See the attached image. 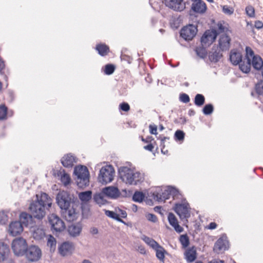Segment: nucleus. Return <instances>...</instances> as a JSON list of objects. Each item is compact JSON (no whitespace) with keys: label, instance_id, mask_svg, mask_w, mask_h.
I'll return each mask as SVG.
<instances>
[{"label":"nucleus","instance_id":"59","mask_svg":"<svg viewBox=\"0 0 263 263\" xmlns=\"http://www.w3.org/2000/svg\"><path fill=\"white\" fill-rule=\"evenodd\" d=\"M144 148L146 150L152 152L154 148V146L152 144H149L144 146Z\"/></svg>","mask_w":263,"mask_h":263},{"label":"nucleus","instance_id":"55","mask_svg":"<svg viewBox=\"0 0 263 263\" xmlns=\"http://www.w3.org/2000/svg\"><path fill=\"white\" fill-rule=\"evenodd\" d=\"M147 219L152 222H155L157 220V218L156 215L153 214H148L146 215Z\"/></svg>","mask_w":263,"mask_h":263},{"label":"nucleus","instance_id":"64","mask_svg":"<svg viewBox=\"0 0 263 263\" xmlns=\"http://www.w3.org/2000/svg\"><path fill=\"white\" fill-rule=\"evenodd\" d=\"M209 263H224L222 260H213L209 262Z\"/></svg>","mask_w":263,"mask_h":263},{"label":"nucleus","instance_id":"56","mask_svg":"<svg viewBox=\"0 0 263 263\" xmlns=\"http://www.w3.org/2000/svg\"><path fill=\"white\" fill-rule=\"evenodd\" d=\"M149 132L151 134L157 135V127L155 125H149Z\"/></svg>","mask_w":263,"mask_h":263},{"label":"nucleus","instance_id":"9","mask_svg":"<svg viewBox=\"0 0 263 263\" xmlns=\"http://www.w3.org/2000/svg\"><path fill=\"white\" fill-rule=\"evenodd\" d=\"M174 210L181 219H187L190 217V208L189 203L184 200L182 203H176Z\"/></svg>","mask_w":263,"mask_h":263},{"label":"nucleus","instance_id":"41","mask_svg":"<svg viewBox=\"0 0 263 263\" xmlns=\"http://www.w3.org/2000/svg\"><path fill=\"white\" fill-rule=\"evenodd\" d=\"M115 70V67L112 64H107L104 68V72L105 74L110 75L112 74Z\"/></svg>","mask_w":263,"mask_h":263},{"label":"nucleus","instance_id":"25","mask_svg":"<svg viewBox=\"0 0 263 263\" xmlns=\"http://www.w3.org/2000/svg\"><path fill=\"white\" fill-rule=\"evenodd\" d=\"M52 171V174L54 177L60 180L64 186H66V173L65 170L60 168V170L53 169Z\"/></svg>","mask_w":263,"mask_h":263},{"label":"nucleus","instance_id":"11","mask_svg":"<svg viewBox=\"0 0 263 263\" xmlns=\"http://www.w3.org/2000/svg\"><path fill=\"white\" fill-rule=\"evenodd\" d=\"M217 35V33L216 30H206L201 39L202 46L206 47L210 45L215 40Z\"/></svg>","mask_w":263,"mask_h":263},{"label":"nucleus","instance_id":"61","mask_svg":"<svg viewBox=\"0 0 263 263\" xmlns=\"http://www.w3.org/2000/svg\"><path fill=\"white\" fill-rule=\"evenodd\" d=\"M218 30L220 32H224V29H225L224 27L221 23L218 24Z\"/></svg>","mask_w":263,"mask_h":263},{"label":"nucleus","instance_id":"52","mask_svg":"<svg viewBox=\"0 0 263 263\" xmlns=\"http://www.w3.org/2000/svg\"><path fill=\"white\" fill-rule=\"evenodd\" d=\"M74 245L72 242L67 241V254L68 253H72L74 250Z\"/></svg>","mask_w":263,"mask_h":263},{"label":"nucleus","instance_id":"6","mask_svg":"<svg viewBox=\"0 0 263 263\" xmlns=\"http://www.w3.org/2000/svg\"><path fill=\"white\" fill-rule=\"evenodd\" d=\"M178 194V191L176 189L168 186L164 190L161 189L160 192H155L153 193V197L155 200L161 201L169 199L171 196L174 198Z\"/></svg>","mask_w":263,"mask_h":263},{"label":"nucleus","instance_id":"49","mask_svg":"<svg viewBox=\"0 0 263 263\" xmlns=\"http://www.w3.org/2000/svg\"><path fill=\"white\" fill-rule=\"evenodd\" d=\"M222 11L226 14L231 15L234 12V9L227 5H224L222 7Z\"/></svg>","mask_w":263,"mask_h":263},{"label":"nucleus","instance_id":"47","mask_svg":"<svg viewBox=\"0 0 263 263\" xmlns=\"http://www.w3.org/2000/svg\"><path fill=\"white\" fill-rule=\"evenodd\" d=\"M175 138L176 140L181 141L184 139V133L183 132L177 130L175 134Z\"/></svg>","mask_w":263,"mask_h":263},{"label":"nucleus","instance_id":"7","mask_svg":"<svg viewBox=\"0 0 263 263\" xmlns=\"http://www.w3.org/2000/svg\"><path fill=\"white\" fill-rule=\"evenodd\" d=\"M246 58L249 62L250 65L252 64L255 69H260L263 66V61L261 57L259 55H255L253 51L249 47H246Z\"/></svg>","mask_w":263,"mask_h":263},{"label":"nucleus","instance_id":"37","mask_svg":"<svg viewBox=\"0 0 263 263\" xmlns=\"http://www.w3.org/2000/svg\"><path fill=\"white\" fill-rule=\"evenodd\" d=\"M77 159L71 154H67V167H72L77 163Z\"/></svg>","mask_w":263,"mask_h":263},{"label":"nucleus","instance_id":"50","mask_svg":"<svg viewBox=\"0 0 263 263\" xmlns=\"http://www.w3.org/2000/svg\"><path fill=\"white\" fill-rule=\"evenodd\" d=\"M8 221V216L4 212H0V224H5Z\"/></svg>","mask_w":263,"mask_h":263},{"label":"nucleus","instance_id":"57","mask_svg":"<svg viewBox=\"0 0 263 263\" xmlns=\"http://www.w3.org/2000/svg\"><path fill=\"white\" fill-rule=\"evenodd\" d=\"M255 27L256 28L259 29L263 27V23L262 22L257 21L255 22Z\"/></svg>","mask_w":263,"mask_h":263},{"label":"nucleus","instance_id":"46","mask_svg":"<svg viewBox=\"0 0 263 263\" xmlns=\"http://www.w3.org/2000/svg\"><path fill=\"white\" fill-rule=\"evenodd\" d=\"M246 12L249 17H253L255 15V10L252 6H248L246 7Z\"/></svg>","mask_w":263,"mask_h":263},{"label":"nucleus","instance_id":"36","mask_svg":"<svg viewBox=\"0 0 263 263\" xmlns=\"http://www.w3.org/2000/svg\"><path fill=\"white\" fill-rule=\"evenodd\" d=\"M205 102L204 97L201 94H197L195 96L194 103L197 106H201Z\"/></svg>","mask_w":263,"mask_h":263},{"label":"nucleus","instance_id":"62","mask_svg":"<svg viewBox=\"0 0 263 263\" xmlns=\"http://www.w3.org/2000/svg\"><path fill=\"white\" fill-rule=\"evenodd\" d=\"M5 65L4 62L0 58V71L4 68Z\"/></svg>","mask_w":263,"mask_h":263},{"label":"nucleus","instance_id":"1","mask_svg":"<svg viewBox=\"0 0 263 263\" xmlns=\"http://www.w3.org/2000/svg\"><path fill=\"white\" fill-rule=\"evenodd\" d=\"M37 199L31 202L29 211L34 218L42 220L46 215V210H49L52 203V199L45 193L40 196L36 195Z\"/></svg>","mask_w":263,"mask_h":263},{"label":"nucleus","instance_id":"22","mask_svg":"<svg viewBox=\"0 0 263 263\" xmlns=\"http://www.w3.org/2000/svg\"><path fill=\"white\" fill-rule=\"evenodd\" d=\"M167 218L169 223L174 228L177 232L181 233L183 231V229L178 224V220L174 214L170 213Z\"/></svg>","mask_w":263,"mask_h":263},{"label":"nucleus","instance_id":"3","mask_svg":"<svg viewBox=\"0 0 263 263\" xmlns=\"http://www.w3.org/2000/svg\"><path fill=\"white\" fill-rule=\"evenodd\" d=\"M119 173L121 179L126 184L136 185L143 180L142 174L126 166L120 167Z\"/></svg>","mask_w":263,"mask_h":263},{"label":"nucleus","instance_id":"31","mask_svg":"<svg viewBox=\"0 0 263 263\" xmlns=\"http://www.w3.org/2000/svg\"><path fill=\"white\" fill-rule=\"evenodd\" d=\"M81 208L83 218L88 219L91 216L92 214L88 204H82L81 205Z\"/></svg>","mask_w":263,"mask_h":263},{"label":"nucleus","instance_id":"33","mask_svg":"<svg viewBox=\"0 0 263 263\" xmlns=\"http://www.w3.org/2000/svg\"><path fill=\"white\" fill-rule=\"evenodd\" d=\"M57 241L55 238L52 236L49 235L48 236L47 245L48 247L50 248L51 251H54L56 248Z\"/></svg>","mask_w":263,"mask_h":263},{"label":"nucleus","instance_id":"60","mask_svg":"<svg viewBox=\"0 0 263 263\" xmlns=\"http://www.w3.org/2000/svg\"><path fill=\"white\" fill-rule=\"evenodd\" d=\"M90 232L91 234H92L93 235L97 234L98 233V229L95 227H92V228H90Z\"/></svg>","mask_w":263,"mask_h":263},{"label":"nucleus","instance_id":"26","mask_svg":"<svg viewBox=\"0 0 263 263\" xmlns=\"http://www.w3.org/2000/svg\"><path fill=\"white\" fill-rule=\"evenodd\" d=\"M9 252L8 246L4 242H0V261H3L7 258Z\"/></svg>","mask_w":263,"mask_h":263},{"label":"nucleus","instance_id":"13","mask_svg":"<svg viewBox=\"0 0 263 263\" xmlns=\"http://www.w3.org/2000/svg\"><path fill=\"white\" fill-rule=\"evenodd\" d=\"M51 228L57 232H61L65 228L64 222L57 215L51 214L48 217Z\"/></svg>","mask_w":263,"mask_h":263},{"label":"nucleus","instance_id":"10","mask_svg":"<svg viewBox=\"0 0 263 263\" xmlns=\"http://www.w3.org/2000/svg\"><path fill=\"white\" fill-rule=\"evenodd\" d=\"M25 254L27 258L31 261L39 260L42 256L41 249L35 246H31L28 248Z\"/></svg>","mask_w":263,"mask_h":263},{"label":"nucleus","instance_id":"24","mask_svg":"<svg viewBox=\"0 0 263 263\" xmlns=\"http://www.w3.org/2000/svg\"><path fill=\"white\" fill-rule=\"evenodd\" d=\"M56 200L57 204L61 210L66 211V192L60 191L57 194Z\"/></svg>","mask_w":263,"mask_h":263},{"label":"nucleus","instance_id":"58","mask_svg":"<svg viewBox=\"0 0 263 263\" xmlns=\"http://www.w3.org/2000/svg\"><path fill=\"white\" fill-rule=\"evenodd\" d=\"M217 227V224L215 222H211L208 226V228L210 230H213Z\"/></svg>","mask_w":263,"mask_h":263},{"label":"nucleus","instance_id":"48","mask_svg":"<svg viewBox=\"0 0 263 263\" xmlns=\"http://www.w3.org/2000/svg\"><path fill=\"white\" fill-rule=\"evenodd\" d=\"M59 253L63 256L66 255V242H63L58 248Z\"/></svg>","mask_w":263,"mask_h":263},{"label":"nucleus","instance_id":"32","mask_svg":"<svg viewBox=\"0 0 263 263\" xmlns=\"http://www.w3.org/2000/svg\"><path fill=\"white\" fill-rule=\"evenodd\" d=\"M141 239L150 247L154 249L159 245L154 239L145 235H143Z\"/></svg>","mask_w":263,"mask_h":263},{"label":"nucleus","instance_id":"44","mask_svg":"<svg viewBox=\"0 0 263 263\" xmlns=\"http://www.w3.org/2000/svg\"><path fill=\"white\" fill-rule=\"evenodd\" d=\"M7 114V108L5 105L0 106V119L6 118Z\"/></svg>","mask_w":263,"mask_h":263},{"label":"nucleus","instance_id":"34","mask_svg":"<svg viewBox=\"0 0 263 263\" xmlns=\"http://www.w3.org/2000/svg\"><path fill=\"white\" fill-rule=\"evenodd\" d=\"M239 69L244 73H247L250 71L251 66L247 60L246 62L242 61L239 64Z\"/></svg>","mask_w":263,"mask_h":263},{"label":"nucleus","instance_id":"15","mask_svg":"<svg viewBox=\"0 0 263 263\" xmlns=\"http://www.w3.org/2000/svg\"><path fill=\"white\" fill-rule=\"evenodd\" d=\"M229 243L226 237H221L219 238L215 243L213 250L214 252L219 253L228 249Z\"/></svg>","mask_w":263,"mask_h":263},{"label":"nucleus","instance_id":"28","mask_svg":"<svg viewBox=\"0 0 263 263\" xmlns=\"http://www.w3.org/2000/svg\"><path fill=\"white\" fill-rule=\"evenodd\" d=\"M154 250L156 251L157 258L160 261H163L165 258V254L166 253L165 249L162 246L158 245Z\"/></svg>","mask_w":263,"mask_h":263},{"label":"nucleus","instance_id":"42","mask_svg":"<svg viewBox=\"0 0 263 263\" xmlns=\"http://www.w3.org/2000/svg\"><path fill=\"white\" fill-rule=\"evenodd\" d=\"M144 197V195L142 192H136L133 196V199L135 201L141 202L143 201Z\"/></svg>","mask_w":263,"mask_h":263},{"label":"nucleus","instance_id":"45","mask_svg":"<svg viewBox=\"0 0 263 263\" xmlns=\"http://www.w3.org/2000/svg\"><path fill=\"white\" fill-rule=\"evenodd\" d=\"M117 217L126 218L127 217V213L125 211L119 208H115Z\"/></svg>","mask_w":263,"mask_h":263},{"label":"nucleus","instance_id":"39","mask_svg":"<svg viewBox=\"0 0 263 263\" xmlns=\"http://www.w3.org/2000/svg\"><path fill=\"white\" fill-rule=\"evenodd\" d=\"M179 241L183 248H186L189 245V238L187 235H181L179 238Z\"/></svg>","mask_w":263,"mask_h":263},{"label":"nucleus","instance_id":"19","mask_svg":"<svg viewBox=\"0 0 263 263\" xmlns=\"http://www.w3.org/2000/svg\"><path fill=\"white\" fill-rule=\"evenodd\" d=\"M78 196L79 200L81 201V205L82 204H88V203L92 198V192L91 191H86L78 193L77 191H74Z\"/></svg>","mask_w":263,"mask_h":263},{"label":"nucleus","instance_id":"17","mask_svg":"<svg viewBox=\"0 0 263 263\" xmlns=\"http://www.w3.org/2000/svg\"><path fill=\"white\" fill-rule=\"evenodd\" d=\"M82 230V224L80 221L69 225L67 230L71 236L75 237L80 235Z\"/></svg>","mask_w":263,"mask_h":263},{"label":"nucleus","instance_id":"20","mask_svg":"<svg viewBox=\"0 0 263 263\" xmlns=\"http://www.w3.org/2000/svg\"><path fill=\"white\" fill-rule=\"evenodd\" d=\"M231 39L226 34L221 35L219 39V47L222 51L229 50L230 46Z\"/></svg>","mask_w":263,"mask_h":263},{"label":"nucleus","instance_id":"54","mask_svg":"<svg viewBox=\"0 0 263 263\" xmlns=\"http://www.w3.org/2000/svg\"><path fill=\"white\" fill-rule=\"evenodd\" d=\"M120 108L123 111H127L130 109V106L128 103L123 102L120 104Z\"/></svg>","mask_w":263,"mask_h":263},{"label":"nucleus","instance_id":"30","mask_svg":"<svg viewBox=\"0 0 263 263\" xmlns=\"http://www.w3.org/2000/svg\"><path fill=\"white\" fill-rule=\"evenodd\" d=\"M96 49L101 56L106 55L109 51L108 46L104 44H100L97 45L96 47Z\"/></svg>","mask_w":263,"mask_h":263},{"label":"nucleus","instance_id":"23","mask_svg":"<svg viewBox=\"0 0 263 263\" xmlns=\"http://www.w3.org/2000/svg\"><path fill=\"white\" fill-rule=\"evenodd\" d=\"M185 258L188 262H193L197 258L196 249L195 247L188 248L184 253Z\"/></svg>","mask_w":263,"mask_h":263},{"label":"nucleus","instance_id":"12","mask_svg":"<svg viewBox=\"0 0 263 263\" xmlns=\"http://www.w3.org/2000/svg\"><path fill=\"white\" fill-rule=\"evenodd\" d=\"M197 32V28L193 25H190L181 30L180 35L185 40L190 41L196 35Z\"/></svg>","mask_w":263,"mask_h":263},{"label":"nucleus","instance_id":"4","mask_svg":"<svg viewBox=\"0 0 263 263\" xmlns=\"http://www.w3.org/2000/svg\"><path fill=\"white\" fill-rule=\"evenodd\" d=\"M79 201L77 197L72 194L67 192V221H73L79 217L78 209Z\"/></svg>","mask_w":263,"mask_h":263},{"label":"nucleus","instance_id":"18","mask_svg":"<svg viewBox=\"0 0 263 263\" xmlns=\"http://www.w3.org/2000/svg\"><path fill=\"white\" fill-rule=\"evenodd\" d=\"M103 193L110 198L115 199L118 197L120 195L119 189L115 186H110L106 187L102 189Z\"/></svg>","mask_w":263,"mask_h":263},{"label":"nucleus","instance_id":"2","mask_svg":"<svg viewBox=\"0 0 263 263\" xmlns=\"http://www.w3.org/2000/svg\"><path fill=\"white\" fill-rule=\"evenodd\" d=\"M73 175L75 183L79 189L84 190L89 186L90 174L86 166L82 165L76 166Z\"/></svg>","mask_w":263,"mask_h":263},{"label":"nucleus","instance_id":"40","mask_svg":"<svg viewBox=\"0 0 263 263\" xmlns=\"http://www.w3.org/2000/svg\"><path fill=\"white\" fill-rule=\"evenodd\" d=\"M210 59L212 62H217L222 57V54L219 51H215L210 55Z\"/></svg>","mask_w":263,"mask_h":263},{"label":"nucleus","instance_id":"38","mask_svg":"<svg viewBox=\"0 0 263 263\" xmlns=\"http://www.w3.org/2000/svg\"><path fill=\"white\" fill-rule=\"evenodd\" d=\"M33 237L36 239H41L45 236V232L42 229H37L34 231Z\"/></svg>","mask_w":263,"mask_h":263},{"label":"nucleus","instance_id":"27","mask_svg":"<svg viewBox=\"0 0 263 263\" xmlns=\"http://www.w3.org/2000/svg\"><path fill=\"white\" fill-rule=\"evenodd\" d=\"M105 194L103 193V190L101 193H96L93 197L95 202L99 206L106 204L107 201L104 198Z\"/></svg>","mask_w":263,"mask_h":263},{"label":"nucleus","instance_id":"43","mask_svg":"<svg viewBox=\"0 0 263 263\" xmlns=\"http://www.w3.org/2000/svg\"><path fill=\"white\" fill-rule=\"evenodd\" d=\"M214 110L213 106L212 104H206L203 107L202 111L203 113L205 115H209L211 114Z\"/></svg>","mask_w":263,"mask_h":263},{"label":"nucleus","instance_id":"53","mask_svg":"<svg viewBox=\"0 0 263 263\" xmlns=\"http://www.w3.org/2000/svg\"><path fill=\"white\" fill-rule=\"evenodd\" d=\"M158 139H160L161 140L160 146H161V152H162V153L165 154V152L164 151V141L166 139L168 140L169 138L166 137H162V136H159V137L158 138Z\"/></svg>","mask_w":263,"mask_h":263},{"label":"nucleus","instance_id":"5","mask_svg":"<svg viewBox=\"0 0 263 263\" xmlns=\"http://www.w3.org/2000/svg\"><path fill=\"white\" fill-rule=\"evenodd\" d=\"M115 170L111 165H106L102 167L100 171L98 176L99 182L102 184H107L111 182L115 176Z\"/></svg>","mask_w":263,"mask_h":263},{"label":"nucleus","instance_id":"63","mask_svg":"<svg viewBox=\"0 0 263 263\" xmlns=\"http://www.w3.org/2000/svg\"><path fill=\"white\" fill-rule=\"evenodd\" d=\"M161 208L160 206H156L154 208V210L155 212L159 213L160 214H161Z\"/></svg>","mask_w":263,"mask_h":263},{"label":"nucleus","instance_id":"35","mask_svg":"<svg viewBox=\"0 0 263 263\" xmlns=\"http://www.w3.org/2000/svg\"><path fill=\"white\" fill-rule=\"evenodd\" d=\"M105 214L108 217H110L112 219H116L119 222H122V223L125 224V222L123 220H122L119 217H117V214L116 213L115 210V211H111L105 210Z\"/></svg>","mask_w":263,"mask_h":263},{"label":"nucleus","instance_id":"29","mask_svg":"<svg viewBox=\"0 0 263 263\" xmlns=\"http://www.w3.org/2000/svg\"><path fill=\"white\" fill-rule=\"evenodd\" d=\"M33 218V216H31V214H28L26 212H23L21 214L20 216V222L25 226H27L29 223V221H31V219Z\"/></svg>","mask_w":263,"mask_h":263},{"label":"nucleus","instance_id":"14","mask_svg":"<svg viewBox=\"0 0 263 263\" xmlns=\"http://www.w3.org/2000/svg\"><path fill=\"white\" fill-rule=\"evenodd\" d=\"M164 4L176 11H182L185 8V4L183 0H164Z\"/></svg>","mask_w":263,"mask_h":263},{"label":"nucleus","instance_id":"16","mask_svg":"<svg viewBox=\"0 0 263 263\" xmlns=\"http://www.w3.org/2000/svg\"><path fill=\"white\" fill-rule=\"evenodd\" d=\"M23 231L22 223L17 221L12 222L9 227V233L12 236H15L20 234Z\"/></svg>","mask_w":263,"mask_h":263},{"label":"nucleus","instance_id":"51","mask_svg":"<svg viewBox=\"0 0 263 263\" xmlns=\"http://www.w3.org/2000/svg\"><path fill=\"white\" fill-rule=\"evenodd\" d=\"M180 101L183 103H187L189 102L190 99L189 96L186 93H181L179 97Z\"/></svg>","mask_w":263,"mask_h":263},{"label":"nucleus","instance_id":"8","mask_svg":"<svg viewBox=\"0 0 263 263\" xmlns=\"http://www.w3.org/2000/svg\"><path fill=\"white\" fill-rule=\"evenodd\" d=\"M11 248L15 255H23L27 249V243L26 240L22 237L14 239L11 243Z\"/></svg>","mask_w":263,"mask_h":263},{"label":"nucleus","instance_id":"21","mask_svg":"<svg viewBox=\"0 0 263 263\" xmlns=\"http://www.w3.org/2000/svg\"><path fill=\"white\" fill-rule=\"evenodd\" d=\"M241 53L236 49H232L230 53V60L234 65H237L242 62Z\"/></svg>","mask_w":263,"mask_h":263}]
</instances>
